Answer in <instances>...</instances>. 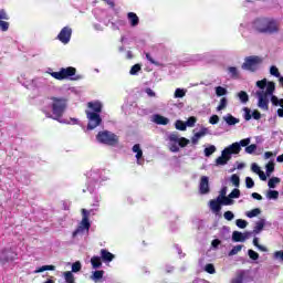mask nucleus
<instances>
[{
  "label": "nucleus",
  "instance_id": "obj_46",
  "mask_svg": "<svg viewBox=\"0 0 283 283\" xmlns=\"http://www.w3.org/2000/svg\"><path fill=\"white\" fill-rule=\"evenodd\" d=\"M227 104H228L227 97H222L220 99L219 106L217 107V112H222V109H226L227 108Z\"/></svg>",
  "mask_w": 283,
  "mask_h": 283
},
{
  "label": "nucleus",
  "instance_id": "obj_63",
  "mask_svg": "<svg viewBox=\"0 0 283 283\" xmlns=\"http://www.w3.org/2000/svg\"><path fill=\"white\" fill-rule=\"evenodd\" d=\"M146 59H147V61H149V63H151V65H156L157 67H159L160 63L156 62V60H154V57H151V54L146 53Z\"/></svg>",
  "mask_w": 283,
  "mask_h": 283
},
{
  "label": "nucleus",
  "instance_id": "obj_62",
  "mask_svg": "<svg viewBox=\"0 0 283 283\" xmlns=\"http://www.w3.org/2000/svg\"><path fill=\"white\" fill-rule=\"evenodd\" d=\"M10 20V15H8V12L4 11V9L0 10V21H8Z\"/></svg>",
  "mask_w": 283,
  "mask_h": 283
},
{
  "label": "nucleus",
  "instance_id": "obj_60",
  "mask_svg": "<svg viewBox=\"0 0 283 283\" xmlns=\"http://www.w3.org/2000/svg\"><path fill=\"white\" fill-rule=\"evenodd\" d=\"M81 269H82L81 262L76 261L75 263L72 264V273H78Z\"/></svg>",
  "mask_w": 283,
  "mask_h": 283
},
{
  "label": "nucleus",
  "instance_id": "obj_51",
  "mask_svg": "<svg viewBox=\"0 0 283 283\" xmlns=\"http://www.w3.org/2000/svg\"><path fill=\"white\" fill-rule=\"evenodd\" d=\"M256 149H258V145L251 144L248 147H245L244 151L245 154H255Z\"/></svg>",
  "mask_w": 283,
  "mask_h": 283
},
{
  "label": "nucleus",
  "instance_id": "obj_54",
  "mask_svg": "<svg viewBox=\"0 0 283 283\" xmlns=\"http://www.w3.org/2000/svg\"><path fill=\"white\" fill-rule=\"evenodd\" d=\"M245 187L247 189H253L255 187V181L251 177L245 178Z\"/></svg>",
  "mask_w": 283,
  "mask_h": 283
},
{
  "label": "nucleus",
  "instance_id": "obj_3",
  "mask_svg": "<svg viewBox=\"0 0 283 283\" xmlns=\"http://www.w3.org/2000/svg\"><path fill=\"white\" fill-rule=\"evenodd\" d=\"M240 151H242V148H240V144H238V142L226 147L221 151V156L216 159L217 167H224V165L229 164V160H231L233 154H239Z\"/></svg>",
  "mask_w": 283,
  "mask_h": 283
},
{
  "label": "nucleus",
  "instance_id": "obj_49",
  "mask_svg": "<svg viewBox=\"0 0 283 283\" xmlns=\"http://www.w3.org/2000/svg\"><path fill=\"white\" fill-rule=\"evenodd\" d=\"M260 213H262V211L259 208H256V209H253V210L247 212V217L255 218L256 216H260Z\"/></svg>",
  "mask_w": 283,
  "mask_h": 283
},
{
  "label": "nucleus",
  "instance_id": "obj_39",
  "mask_svg": "<svg viewBox=\"0 0 283 283\" xmlns=\"http://www.w3.org/2000/svg\"><path fill=\"white\" fill-rule=\"evenodd\" d=\"M175 127L176 129H178L179 132H187V125L185 124V122L177 119L175 123Z\"/></svg>",
  "mask_w": 283,
  "mask_h": 283
},
{
  "label": "nucleus",
  "instance_id": "obj_37",
  "mask_svg": "<svg viewBox=\"0 0 283 283\" xmlns=\"http://www.w3.org/2000/svg\"><path fill=\"white\" fill-rule=\"evenodd\" d=\"M187 96V90L185 88H176L174 98H185Z\"/></svg>",
  "mask_w": 283,
  "mask_h": 283
},
{
  "label": "nucleus",
  "instance_id": "obj_42",
  "mask_svg": "<svg viewBox=\"0 0 283 283\" xmlns=\"http://www.w3.org/2000/svg\"><path fill=\"white\" fill-rule=\"evenodd\" d=\"M270 74L271 76H275V78H280L282 75L280 74V70L277 69V66L272 65L270 67Z\"/></svg>",
  "mask_w": 283,
  "mask_h": 283
},
{
  "label": "nucleus",
  "instance_id": "obj_18",
  "mask_svg": "<svg viewBox=\"0 0 283 283\" xmlns=\"http://www.w3.org/2000/svg\"><path fill=\"white\" fill-rule=\"evenodd\" d=\"M218 238H220V240H231V228H229V226H223L218 233Z\"/></svg>",
  "mask_w": 283,
  "mask_h": 283
},
{
  "label": "nucleus",
  "instance_id": "obj_50",
  "mask_svg": "<svg viewBox=\"0 0 283 283\" xmlns=\"http://www.w3.org/2000/svg\"><path fill=\"white\" fill-rule=\"evenodd\" d=\"M238 145L240 149H242V147H247L248 145H251V137L241 139L240 142H238Z\"/></svg>",
  "mask_w": 283,
  "mask_h": 283
},
{
  "label": "nucleus",
  "instance_id": "obj_26",
  "mask_svg": "<svg viewBox=\"0 0 283 283\" xmlns=\"http://www.w3.org/2000/svg\"><path fill=\"white\" fill-rule=\"evenodd\" d=\"M264 224H266V219H261V220L256 221L252 233H254V235H258L260 232L263 231Z\"/></svg>",
  "mask_w": 283,
  "mask_h": 283
},
{
  "label": "nucleus",
  "instance_id": "obj_61",
  "mask_svg": "<svg viewBox=\"0 0 283 283\" xmlns=\"http://www.w3.org/2000/svg\"><path fill=\"white\" fill-rule=\"evenodd\" d=\"M231 205H233V199L231 197H229V196L228 197H223L222 206L229 207Z\"/></svg>",
  "mask_w": 283,
  "mask_h": 283
},
{
  "label": "nucleus",
  "instance_id": "obj_25",
  "mask_svg": "<svg viewBox=\"0 0 283 283\" xmlns=\"http://www.w3.org/2000/svg\"><path fill=\"white\" fill-rule=\"evenodd\" d=\"M88 107L93 109L91 112L94 114H101V112H103V104L101 102H91L88 103Z\"/></svg>",
  "mask_w": 283,
  "mask_h": 283
},
{
  "label": "nucleus",
  "instance_id": "obj_44",
  "mask_svg": "<svg viewBox=\"0 0 283 283\" xmlns=\"http://www.w3.org/2000/svg\"><path fill=\"white\" fill-rule=\"evenodd\" d=\"M249 222H247V220L244 219H237L235 220V226L239 228V229H247Z\"/></svg>",
  "mask_w": 283,
  "mask_h": 283
},
{
  "label": "nucleus",
  "instance_id": "obj_56",
  "mask_svg": "<svg viewBox=\"0 0 283 283\" xmlns=\"http://www.w3.org/2000/svg\"><path fill=\"white\" fill-rule=\"evenodd\" d=\"M9 29H10V22L0 20V30H2V32H8Z\"/></svg>",
  "mask_w": 283,
  "mask_h": 283
},
{
  "label": "nucleus",
  "instance_id": "obj_19",
  "mask_svg": "<svg viewBox=\"0 0 283 283\" xmlns=\"http://www.w3.org/2000/svg\"><path fill=\"white\" fill-rule=\"evenodd\" d=\"M104 275H105V271H103V270H95V271L92 272L91 280L94 283H103L104 282V280H103Z\"/></svg>",
  "mask_w": 283,
  "mask_h": 283
},
{
  "label": "nucleus",
  "instance_id": "obj_34",
  "mask_svg": "<svg viewBox=\"0 0 283 283\" xmlns=\"http://www.w3.org/2000/svg\"><path fill=\"white\" fill-rule=\"evenodd\" d=\"M270 98H271V103L272 105H274V107H282L283 105V98H277V96L275 95H270Z\"/></svg>",
  "mask_w": 283,
  "mask_h": 283
},
{
  "label": "nucleus",
  "instance_id": "obj_7",
  "mask_svg": "<svg viewBox=\"0 0 283 283\" xmlns=\"http://www.w3.org/2000/svg\"><path fill=\"white\" fill-rule=\"evenodd\" d=\"M107 180L105 177L101 175V170H91L88 174V181L86 185V191H90V193H94L96 190V187H98V182H105Z\"/></svg>",
  "mask_w": 283,
  "mask_h": 283
},
{
  "label": "nucleus",
  "instance_id": "obj_29",
  "mask_svg": "<svg viewBox=\"0 0 283 283\" xmlns=\"http://www.w3.org/2000/svg\"><path fill=\"white\" fill-rule=\"evenodd\" d=\"M210 210L212 213H220L222 211V206L218 201L210 200Z\"/></svg>",
  "mask_w": 283,
  "mask_h": 283
},
{
  "label": "nucleus",
  "instance_id": "obj_52",
  "mask_svg": "<svg viewBox=\"0 0 283 283\" xmlns=\"http://www.w3.org/2000/svg\"><path fill=\"white\" fill-rule=\"evenodd\" d=\"M248 255L250 260H260V254L255 252L254 250H248Z\"/></svg>",
  "mask_w": 283,
  "mask_h": 283
},
{
  "label": "nucleus",
  "instance_id": "obj_9",
  "mask_svg": "<svg viewBox=\"0 0 283 283\" xmlns=\"http://www.w3.org/2000/svg\"><path fill=\"white\" fill-rule=\"evenodd\" d=\"M263 61L264 60L258 55H251L244 59V62L241 65V67L247 72H258Z\"/></svg>",
  "mask_w": 283,
  "mask_h": 283
},
{
  "label": "nucleus",
  "instance_id": "obj_8",
  "mask_svg": "<svg viewBox=\"0 0 283 283\" xmlns=\"http://www.w3.org/2000/svg\"><path fill=\"white\" fill-rule=\"evenodd\" d=\"M91 213H94V210L88 211V210L82 209V216H83L82 221L77 227V229L73 231V238H76V235H83L85 231H90V227H92V224L90 223Z\"/></svg>",
  "mask_w": 283,
  "mask_h": 283
},
{
  "label": "nucleus",
  "instance_id": "obj_4",
  "mask_svg": "<svg viewBox=\"0 0 283 283\" xmlns=\"http://www.w3.org/2000/svg\"><path fill=\"white\" fill-rule=\"evenodd\" d=\"M190 143L191 140L180 137L178 133H170L168 135V147L172 154H178V151H180V147H187Z\"/></svg>",
  "mask_w": 283,
  "mask_h": 283
},
{
  "label": "nucleus",
  "instance_id": "obj_23",
  "mask_svg": "<svg viewBox=\"0 0 283 283\" xmlns=\"http://www.w3.org/2000/svg\"><path fill=\"white\" fill-rule=\"evenodd\" d=\"M128 23H130L132 28H136L138 23H140V19L135 12H128L127 13Z\"/></svg>",
  "mask_w": 283,
  "mask_h": 283
},
{
  "label": "nucleus",
  "instance_id": "obj_30",
  "mask_svg": "<svg viewBox=\"0 0 283 283\" xmlns=\"http://www.w3.org/2000/svg\"><path fill=\"white\" fill-rule=\"evenodd\" d=\"M274 171H275V163L273 160H270L265 165V174L268 177H271V174H273Z\"/></svg>",
  "mask_w": 283,
  "mask_h": 283
},
{
  "label": "nucleus",
  "instance_id": "obj_41",
  "mask_svg": "<svg viewBox=\"0 0 283 283\" xmlns=\"http://www.w3.org/2000/svg\"><path fill=\"white\" fill-rule=\"evenodd\" d=\"M140 70H142L140 64L133 65L129 71L130 76H138V72H140Z\"/></svg>",
  "mask_w": 283,
  "mask_h": 283
},
{
  "label": "nucleus",
  "instance_id": "obj_2",
  "mask_svg": "<svg viewBox=\"0 0 283 283\" xmlns=\"http://www.w3.org/2000/svg\"><path fill=\"white\" fill-rule=\"evenodd\" d=\"M256 87L260 90L255 93L258 97V107L264 112H269V103L271 96H273V93L275 92V83L268 82L266 78H263L256 81Z\"/></svg>",
  "mask_w": 283,
  "mask_h": 283
},
{
  "label": "nucleus",
  "instance_id": "obj_58",
  "mask_svg": "<svg viewBox=\"0 0 283 283\" xmlns=\"http://www.w3.org/2000/svg\"><path fill=\"white\" fill-rule=\"evenodd\" d=\"M243 112H244V114H243L244 120H251V118H252L251 108L244 107Z\"/></svg>",
  "mask_w": 283,
  "mask_h": 283
},
{
  "label": "nucleus",
  "instance_id": "obj_20",
  "mask_svg": "<svg viewBox=\"0 0 283 283\" xmlns=\"http://www.w3.org/2000/svg\"><path fill=\"white\" fill-rule=\"evenodd\" d=\"M208 132H209V128L202 127L199 133H196L191 137L192 145H198V140H200V138H202L203 136H207Z\"/></svg>",
  "mask_w": 283,
  "mask_h": 283
},
{
  "label": "nucleus",
  "instance_id": "obj_45",
  "mask_svg": "<svg viewBox=\"0 0 283 283\" xmlns=\"http://www.w3.org/2000/svg\"><path fill=\"white\" fill-rule=\"evenodd\" d=\"M64 280L66 283H75L74 282V274L70 271L64 272Z\"/></svg>",
  "mask_w": 283,
  "mask_h": 283
},
{
  "label": "nucleus",
  "instance_id": "obj_31",
  "mask_svg": "<svg viewBox=\"0 0 283 283\" xmlns=\"http://www.w3.org/2000/svg\"><path fill=\"white\" fill-rule=\"evenodd\" d=\"M228 74L231 78H240V71H238V67L235 66H229Z\"/></svg>",
  "mask_w": 283,
  "mask_h": 283
},
{
  "label": "nucleus",
  "instance_id": "obj_48",
  "mask_svg": "<svg viewBox=\"0 0 283 283\" xmlns=\"http://www.w3.org/2000/svg\"><path fill=\"white\" fill-rule=\"evenodd\" d=\"M197 120H198V119H197L196 117H193V116L189 117V118L185 122L186 127H196Z\"/></svg>",
  "mask_w": 283,
  "mask_h": 283
},
{
  "label": "nucleus",
  "instance_id": "obj_15",
  "mask_svg": "<svg viewBox=\"0 0 283 283\" xmlns=\"http://www.w3.org/2000/svg\"><path fill=\"white\" fill-rule=\"evenodd\" d=\"M253 28L261 34H266V18H256L253 21Z\"/></svg>",
  "mask_w": 283,
  "mask_h": 283
},
{
  "label": "nucleus",
  "instance_id": "obj_11",
  "mask_svg": "<svg viewBox=\"0 0 283 283\" xmlns=\"http://www.w3.org/2000/svg\"><path fill=\"white\" fill-rule=\"evenodd\" d=\"M17 260V252L12 248H6L0 252V264L2 266L8 264V262H14Z\"/></svg>",
  "mask_w": 283,
  "mask_h": 283
},
{
  "label": "nucleus",
  "instance_id": "obj_38",
  "mask_svg": "<svg viewBox=\"0 0 283 283\" xmlns=\"http://www.w3.org/2000/svg\"><path fill=\"white\" fill-rule=\"evenodd\" d=\"M56 266L54 265H42L41 268L36 269L34 273H43L44 271H55Z\"/></svg>",
  "mask_w": 283,
  "mask_h": 283
},
{
  "label": "nucleus",
  "instance_id": "obj_27",
  "mask_svg": "<svg viewBox=\"0 0 283 283\" xmlns=\"http://www.w3.org/2000/svg\"><path fill=\"white\" fill-rule=\"evenodd\" d=\"M237 98H239L242 105H247L249 103V94L244 91H241L237 94Z\"/></svg>",
  "mask_w": 283,
  "mask_h": 283
},
{
  "label": "nucleus",
  "instance_id": "obj_17",
  "mask_svg": "<svg viewBox=\"0 0 283 283\" xmlns=\"http://www.w3.org/2000/svg\"><path fill=\"white\" fill-rule=\"evenodd\" d=\"M133 153L136 154L135 158L137 160V165H145V159L143 158V149H140V144H135L133 146Z\"/></svg>",
  "mask_w": 283,
  "mask_h": 283
},
{
  "label": "nucleus",
  "instance_id": "obj_35",
  "mask_svg": "<svg viewBox=\"0 0 283 283\" xmlns=\"http://www.w3.org/2000/svg\"><path fill=\"white\" fill-rule=\"evenodd\" d=\"M231 283H244V271H239L237 277L232 279Z\"/></svg>",
  "mask_w": 283,
  "mask_h": 283
},
{
  "label": "nucleus",
  "instance_id": "obj_55",
  "mask_svg": "<svg viewBox=\"0 0 283 283\" xmlns=\"http://www.w3.org/2000/svg\"><path fill=\"white\" fill-rule=\"evenodd\" d=\"M216 94H217V96H227V88H224L222 86H217Z\"/></svg>",
  "mask_w": 283,
  "mask_h": 283
},
{
  "label": "nucleus",
  "instance_id": "obj_40",
  "mask_svg": "<svg viewBox=\"0 0 283 283\" xmlns=\"http://www.w3.org/2000/svg\"><path fill=\"white\" fill-rule=\"evenodd\" d=\"M57 36H72V28L70 27H64L60 33L57 34Z\"/></svg>",
  "mask_w": 283,
  "mask_h": 283
},
{
  "label": "nucleus",
  "instance_id": "obj_47",
  "mask_svg": "<svg viewBox=\"0 0 283 283\" xmlns=\"http://www.w3.org/2000/svg\"><path fill=\"white\" fill-rule=\"evenodd\" d=\"M230 182L234 186V187H240V176L238 175H232L230 177Z\"/></svg>",
  "mask_w": 283,
  "mask_h": 283
},
{
  "label": "nucleus",
  "instance_id": "obj_14",
  "mask_svg": "<svg viewBox=\"0 0 283 283\" xmlns=\"http://www.w3.org/2000/svg\"><path fill=\"white\" fill-rule=\"evenodd\" d=\"M211 188L209 187V177L202 176L199 182V193L201 196H207L210 193Z\"/></svg>",
  "mask_w": 283,
  "mask_h": 283
},
{
  "label": "nucleus",
  "instance_id": "obj_10",
  "mask_svg": "<svg viewBox=\"0 0 283 283\" xmlns=\"http://www.w3.org/2000/svg\"><path fill=\"white\" fill-rule=\"evenodd\" d=\"M86 118L88 120V124L86 126V132H92L96 129V127H99V125L103 124V118L101 117V114L94 113L92 111H86Z\"/></svg>",
  "mask_w": 283,
  "mask_h": 283
},
{
  "label": "nucleus",
  "instance_id": "obj_59",
  "mask_svg": "<svg viewBox=\"0 0 283 283\" xmlns=\"http://www.w3.org/2000/svg\"><path fill=\"white\" fill-rule=\"evenodd\" d=\"M205 271L209 273L210 275H213L216 273V266L213 264L209 263L206 265Z\"/></svg>",
  "mask_w": 283,
  "mask_h": 283
},
{
  "label": "nucleus",
  "instance_id": "obj_43",
  "mask_svg": "<svg viewBox=\"0 0 283 283\" xmlns=\"http://www.w3.org/2000/svg\"><path fill=\"white\" fill-rule=\"evenodd\" d=\"M244 245H235V247H233V249L228 253V255L231 258V256H233V255H238V253H240V251H242V248H243Z\"/></svg>",
  "mask_w": 283,
  "mask_h": 283
},
{
  "label": "nucleus",
  "instance_id": "obj_22",
  "mask_svg": "<svg viewBox=\"0 0 283 283\" xmlns=\"http://www.w3.org/2000/svg\"><path fill=\"white\" fill-rule=\"evenodd\" d=\"M153 123H156V125H169V118L160 114H155L153 116Z\"/></svg>",
  "mask_w": 283,
  "mask_h": 283
},
{
  "label": "nucleus",
  "instance_id": "obj_57",
  "mask_svg": "<svg viewBox=\"0 0 283 283\" xmlns=\"http://www.w3.org/2000/svg\"><path fill=\"white\" fill-rule=\"evenodd\" d=\"M209 53L192 55V61H206Z\"/></svg>",
  "mask_w": 283,
  "mask_h": 283
},
{
  "label": "nucleus",
  "instance_id": "obj_6",
  "mask_svg": "<svg viewBox=\"0 0 283 283\" xmlns=\"http://www.w3.org/2000/svg\"><path fill=\"white\" fill-rule=\"evenodd\" d=\"M96 140L101 145H108V147H116L118 145V137L116 134L109 130L98 132Z\"/></svg>",
  "mask_w": 283,
  "mask_h": 283
},
{
  "label": "nucleus",
  "instance_id": "obj_21",
  "mask_svg": "<svg viewBox=\"0 0 283 283\" xmlns=\"http://www.w3.org/2000/svg\"><path fill=\"white\" fill-rule=\"evenodd\" d=\"M99 258L104 262H113L114 258H116L112 252L107 251L106 249H102L99 252Z\"/></svg>",
  "mask_w": 283,
  "mask_h": 283
},
{
  "label": "nucleus",
  "instance_id": "obj_64",
  "mask_svg": "<svg viewBox=\"0 0 283 283\" xmlns=\"http://www.w3.org/2000/svg\"><path fill=\"white\" fill-rule=\"evenodd\" d=\"M229 198H240V189L234 188L231 193L229 195Z\"/></svg>",
  "mask_w": 283,
  "mask_h": 283
},
{
  "label": "nucleus",
  "instance_id": "obj_32",
  "mask_svg": "<svg viewBox=\"0 0 283 283\" xmlns=\"http://www.w3.org/2000/svg\"><path fill=\"white\" fill-rule=\"evenodd\" d=\"M280 182H281L280 177H272L268 181V187L270 189H275V187H277V185H280Z\"/></svg>",
  "mask_w": 283,
  "mask_h": 283
},
{
  "label": "nucleus",
  "instance_id": "obj_12",
  "mask_svg": "<svg viewBox=\"0 0 283 283\" xmlns=\"http://www.w3.org/2000/svg\"><path fill=\"white\" fill-rule=\"evenodd\" d=\"M50 80L48 77H35L31 81V90H45L50 87Z\"/></svg>",
  "mask_w": 283,
  "mask_h": 283
},
{
  "label": "nucleus",
  "instance_id": "obj_33",
  "mask_svg": "<svg viewBox=\"0 0 283 283\" xmlns=\"http://www.w3.org/2000/svg\"><path fill=\"white\" fill-rule=\"evenodd\" d=\"M268 200H277L280 198V192L277 190H268L266 192Z\"/></svg>",
  "mask_w": 283,
  "mask_h": 283
},
{
  "label": "nucleus",
  "instance_id": "obj_13",
  "mask_svg": "<svg viewBox=\"0 0 283 283\" xmlns=\"http://www.w3.org/2000/svg\"><path fill=\"white\" fill-rule=\"evenodd\" d=\"M280 32V22L273 18H266L265 34H277Z\"/></svg>",
  "mask_w": 283,
  "mask_h": 283
},
{
  "label": "nucleus",
  "instance_id": "obj_36",
  "mask_svg": "<svg viewBox=\"0 0 283 283\" xmlns=\"http://www.w3.org/2000/svg\"><path fill=\"white\" fill-rule=\"evenodd\" d=\"M217 148L213 145H210L209 147L205 148L203 154L206 156V158H209L210 156H213V154H216Z\"/></svg>",
  "mask_w": 283,
  "mask_h": 283
},
{
  "label": "nucleus",
  "instance_id": "obj_5",
  "mask_svg": "<svg viewBox=\"0 0 283 283\" xmlns=\"http://www.w3.org/2000/svg\"><path fill=\"white\" fill-rule=\"evenodd\" d=\"M51 76L56 81H65V78L81 81V75H76V67L74 66L62 67L57 73H51Z\"/></svg>",
  "mask_w": 283,
  "mask_h": 283
},
{
  "label": "nucleus",
  "instance_id": "obj_53",
  "mask_svg": "<svg viewBox=\"0 0 283 283\" xmlns=\"http://www.w3.org/2000/svg\"><path fill=\"white\" fill-rule=\"evenodd\" d=\"M223 218L224 220H228V222H231V220L235 218V214L232 211L228 210L223 213Z\"/></svg>",
  "mask_w": 283,
  "mask_h": 283
},
{
  "label": "nucleus",
  "instance_id": "obj_28",
  "mask_svg": "<svg viewBox=\"0 0 283 283\" xmlns=\"http://www.w3.org/2000/svg\"><path fill=\"white\" fill-rule=\"evenodd\" d=\"M102 259H101V256H96V255H94V256H92V259H91V264H92V266H93V269H101V266H103V261H101Z\"/></svg>",
  "mask_w": 283,
  "mask_h": 283
},
{
  "label": "nucleus",
  "instance_id": "obj_1",
  "mask_svg": "<svg viewBox=\"0 0 283 283\" xmlns=\"http://www.w3.org/2000/svg\"><path fill=\"white\" fill-rule=\"evenodd\" d=\"M49 99L51 112H45L46 118H52V120H57V123H67L62 118L70 106V98L67 96H51Z\"/></svg>",
  "mask_w": 283,
  "mask_h": 283
},
{
  "label": "nucleus",
  "instance_id": "obj_16",
  "mask_svg": "<svg viewBox=\"0 0 283 283\" xmlns=\"http://www.w3.org/2000/svg\"><path fill=\"white\" fill-rule=\"evenodd\" d=\"M253 235V232H240V231H233L232 232V242H247L249 238Z\"/></svg>",
  "mask_w": 283,
  "mask_h": 283
},
{
  "label": "nucleus",
  "instance_id": "obj_24",
  "mask_svg": "<svg viewBox=\"0 0 283 283\" xmlns=\"http://www.w3.org/2000/svg\"><path fill=\"white\" fill-rule=\"evenodd\" d=\"M223 120L229 125V127H233V125H238V123H240V118L233 117L231 114L224 115Z\"/></svg>",
  "mask_w": 283,
  "mask_h": 283
}]
</instances>
